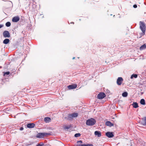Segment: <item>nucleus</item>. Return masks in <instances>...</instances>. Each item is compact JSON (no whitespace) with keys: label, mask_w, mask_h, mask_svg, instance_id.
Instances as JSON below:
<instances>
[{"label":"nucleus","mask_w":146,"mask_h":146,"mask_svg":"<svg viewBox=\"0 0 146 146\" xmlns=\"http://www.w3.org/2000/svg\"><path fill=\"white\" fill-rule=\"evenodd\" d=\"M106 136L109 138H111L113 137L114 135L112 132H108L106 133Z\"/></svg>","instance_id":"nucleus-9"},{"label":"nucleus","mask_w":146,"mask_h":146,"mask_svg":"<svg viewBox=\"0 0 146 146\" xmlns=\"http://www.w3.org/2000/svg\"><path fill=\"white\" fill-rule=\"evenodd\" d=\"M11 25V23L9 22H8L6 23V26L7 27H9Z\"/></svg>","instance_id":"nucleus-22"},{"label":"nucleus","mask_w":146,"mask_h":146,"mask_svg":"<svg viewBox=\"0 0 146 146\" xmlns=\"http://www.w3.org/2000/svg\"><path fill=\"white\" fill-rule=\"evenodd\" d=\"M137 75L136 74H132L131 77V78H132L133 77L135 78H137Z\"/></svg>","instance_id":"nucleus-21"},{"label":"nucleus","mask_w":146,"mask_h":146,"mask_svg":"<svg viewBox=\"0 0 146 146\" xmlns=\"http://www.w3.org/2000/svg\"><path fill=\"white\" fill-rule=\"evenodd\" d=\"M24 129V128L23 127H21L20 129V130L21 131H22V130H23Z\"/></svg>","instance_id":"nucleus-30"},{"label":"nucleus","mask_w":146,"mask_h":146,"mask_svg":"<svg viewBox=\"0 0 146 146\" xmlns=\"http://www.w3.org/2000/svg\"><path fill=\"white\" fill-rule=\"evenodd\" d=\"M139 25L140 28L142 32V35H144L145 34L146 28L145 24L143 22L140 21L139 22Z\"/></svg>","instance_id":"nucleus-1"},{"label":"nucleus","mask_w":146,"mask_h":146,"mask_svg":"<svg viewBox=\"0 0 146 146\" xmlns=\"http://www.w3.org/2000/svg\"><path fill=\"white\" fill-rule=\"evenodd\" d=\"M3 36L4 37L9 38L10 37V34L8 31H5L3 33Z\"/></svg>","instance_id":"nucleus-5"},{"label":"nucleus","mask_w":146,"mask_h":146,"mask_svg":"<svg viewBox=\"0 0 146 146\" xmlns=\"http://www.w3.org/2000/svg\"><path fill=\"white\" fill-rule=\"evenodd\" d=\"M73 23V24H74V22H72V23Z\"/></svg>","instance_id":"nucleus-35"},{"label":"nucleus","mask_w":146,"mask_h":146,"mask_svg":"<svg viewBox=\"0 0 146 146\" xmlns=\"http://www.w3.org/2000/svg\"><path fill=\"white\" fill-rule=\"evenodd\" d=\"M49 134H50L48 133H39L37 134L36 137L38 138H42L44 136Z\"/></svg>","instance_id":"nucleus-4"},{"label":"nucleus","mask_w":146,"mask_h":146,"mask_svg":"<svg viewBox=\"0 0 146 146\" xmlns=\"http://www.w3.org/2000/svg\"><path fill=\"white\" fill-rule=\"evenodd\" d=\"M64 119H68V118L66 117H63Z\"/></svg>","instance_id":"nucleus-31"},{"label":"nucleus","mask_w":146,"mask_h":146,"mask_svg":"<svg viewBox=\"0 0 146 146\" xmlns=\"http://www.w3.org/2000/svg\"><path fill=\"white\" fill-rule=\"evenodd\" d=\"M81 135V134L80 133H76L74 135V136L76 137H80Z\"/></svg>","instance_id":"nucleus-23"},{"label":"nucleus","mask_w":146,"mask_h":146,"mask_svg":"<svg viewBox=\"0 0 146 146\" xmlns=\"http://www.w3.org/2000/svg\"><path fill=\"white\" fill-rule=\"evenodd\" d=\"M105 124L107 126H109L110 127H111L113 125V124L110 121H107L106 122Z\"/></svg>","instance_id":"nucleus-14"},{"label":"nucleus","mask_w":146,"mask_h":146,"mask_svg":"<svg viewBox=\"0 0 146 146\" xmlns=\"http://www.w3.org/2000/svg\"><path fill=\"white\" fill-rule=\"evenodd\" d=\"M8 1L10 2L12 4V2H11V1Z\"/></svg>","instance_id":"nucleus-33"},{"label":"nucleus","mask_w":146,"mask_h":146,"mask_svg":"<svg viewBox=\"0 0 146 146\" xmlns=\"http://www.w3.org/2000/svg\"><path fill=\"white\" fill-rule=\"evenodd\" d=\"M50 120V118L49 117H46L44 118V121L46 123L49 122Z\"/></svg>","instance_id":"nucleus-15"},{"label":"nucleus","mask_w":146,"mask_h":146,"mask_svg":"<svg viewBox=\"0 0 146 146\" xmlns=\"http://www.w3.org/2000/svg\"><path fill=\"white\" fill-rule=\"evenodd\" d=\"M123 80L122 78L121 77H118L117 80V84L120 85L121 84Z\"/></svg>","instance_id":"nucleus-8"},{"label":"nucleus","mask_w":146,"mask_h":146,"mask_svg":"<svg viewBox=\"0 0 146 146\" xmlns=\"http://www.w3.org/2000/svg\"><path fill=\"white\" fill-rule=\"evenodd\" d=\"M35 124L33 123H29L27 125V127L29 128H32L34 127Z\"/></svg>","instance_id":"nucleus-13"},{"label":"nucleus","mask_w":146,"mask_h":146,"mask_svg":"<svg viewBox=\"0 0 146 146\" xmlns=\"http://www.w3.org/2000/svg\"><path fill=\"white\" fill-rule=\"evenodd\" d=\"M133 107L135 108H137L138 107V104L136 102H134L132 104Z\"/></svg>","instance_id":"nucleus-16"},{"label":"nucleus","mask_w":146,"mask_h":146,"mask_svg":"<svg viewBox=\"0 0 146 146\" xmlns=\"http://www.w3.org/2000/svg\"><path fill=\"white\" fill-rule=\"evenodd\" d=\"M3 27V25H0V29L1 28Z\"/></svg>","instance_id":"nucleus-32"},{"label":"nucleus","mask_w":146,"mask_h":146,"mask_svg":"<svg viewBox=\"0 0 146 146\" xmlns=\"http://www.w3.org/2000/svg\"><path fill=\"white\" fill-rule=\"evenodd\" d=\"M96 122V120L94 119L91 118L86 121V124L88 125L92 126L95 124Z\"/></svg>","instance_id":"nucleus-2"},{"label":"nucleus","mask_w":146,"mask_h":146,"mask_svg":"<svg viewBox=\"0 0 146 146\" xmlns=\"http://www.w3.org/2000/svg\"><path fill=\"white\" fill-rule=\"evenodd\" d=\"M20 18L19 16H15L13 18L12 21L13 22H17L20 20Z\"/></svg>","instance_id":"nucleus-7"},{"label":"nucleus","mask_w":146,"mask_h":146,"mask_svg":"<svg viewBox=\"0 0 146 146\" xmlns=\"http://www.w3.org/2000/svg\"><path fill=\"white\" fill-rule=\"evenodd\" d=\"M70 126H65L64 127V128L65 129H68L70 128Z\"/></svg>","instance_id":"nucleus-24"},{"label":"nucleus","mask_w":146,"mask_h":146,"mask_svg":"<svg viewBox=\"0 0 146 146\" xmlns=\"http://www.w3.org/2000/svg\"><path fill=\"white\" fill-rule=\"evenodd\" d=\"M106 96L105 94L103 92L100 93L98 95L97 97L99 99H102Z\"/></svg>","instance_id":"nucleus-6"},{"label":"nucleus","mask_w":146,"mask_h":146,"mask_svg":"<svg viewBox=\"0 0 146 146\" xmlns=\"http://www.w3.org/2000/svg\"><path fill=\"white\" fill-rule=\"evenodd\" d=\"M79 143H82V141L81 140H80V141H78L77 142V144H79Z\"/></svg>","instance_id":"nucleus-27"},{"label":"nucleus","mask_w":146,"mask_h":146,"mask_svg":"<svg viewBox=\"0 0 146 146\" xmlns=\"http://www.w3.org/2000/svg\"><path fill=\"white\" fill-rule=\"evenodd\" d=\"M9 39H5L3 41V43L5 44H7L9 42Z\"/></svg>","instance_id":"nucleus-18"},{"label":"nucleus","mask_w":146,"mask_h":146,"mask_svg":"<svg viewBox=\"0 0 146 146\" xmlns=\"http://www.w3.org/2000/svg\"><path fill=\"white\" fill-rule=\"evenodd\" d=\"M128 95V93L127 92H124L122 94V96L123 97H126Z\"/></svg>","instance_id":"nucleus-20"},{"label":"nucleus","mask_w":146,"mask_h":146,"mask_svg":"<svg viewBox=\"0 0 146 146\" xmlns=\"http://www.w3.org/2000/svg\"><path fill=\"white\" fill-rule=\"evenodd\" d=\"M9 73L10 72L9 71L5 72L4 73V76H5L6 75H8L9 74Z\"/></svg>","instance_id":"nucleus-25"},{"label":"nucleus","mask_w":146,"mask_h":146,"mask_svg":"<svg viewBox=\"0 0 146 146\" xmlns=\"http://www.w3.org/2000/svg\"><path fill=\"white\" fill-rule=\"evenodd\" d=\"M78 115V113H74L68 115V119L69 120H72L73 118L77 117Z\"/></svg>","instance_id":"nucleus-3"},{"label":"nucleus","mask_w":146,"mask_h":146,"mask_svg":"<svg viewBox=\"0 0 146 146\" xmlns=\"http://www.w3.org/2000/svg\"><path fill=\"white\" fill-rule=\"evenodd\" d=\"M133 7L134 8H136L137 7V6L135 4L133 5Z\"/></svg>","instance_id":"nucleus-29"},{"label":"nucleus","mask_w":146,"mask_h":146,"mask_svg":"<svg viewBox=\"0 0 146 146\" xmlns=\"http://www.w3.org/2000/svg\"><path fill=\"white\" fill-rule=\"evenodd\" d=\"M143 121L144 122L145 125H146V117L144 118Z\"/></svg>","instance_id":"nucleus-26"},{"label":"nucleus","mask_w":146,"mask_h":146,"mask_svg":"<svg viewBox=\"0 0 146 146\" xmlns=\"http://www.w3.org/2000/svg\"><path fill=\"white\" fill-rule=\"evenodd\" d=\"M43 145V144H38L36 146H42Z\"/></svg>","instance_id":"nucleus-28"},{"label":"nucleus","mask_w":146,"mask_h":146,"mask_svg":"<svg viewBox=\"0 0 146 146\" xmlns=\"http://www.w3.org/2000/svg\"><path fill=\"white\" fill-rule=\"evenodd\" d=\"M77 87L76 85H70L68 86V88L69 89H75Z\"/></svg>","instance_id":"nucleus-11"},{"label":"nucleus","mask_w":146,"mask_h":146,"mask_svg":"<svg viewBox=\"0 0 146 146\" xmlns=\"http://www.w3.org/2000/svg\"><path fill=\"white\" fill-rule=\"evenodd\" d=\"M94 134L96 135L98 137H100L101 136V133L100 131H96L94 132Z\"/></svg>","instance_id":"nucleus-10"},{"label":"nucleus","mask_w":146,"mask_h":146,"mask_svg":"<svg viewBox=\"0 0 146 146\" xmlns=\"http://www.w3.org/2000/svg\"><path fill=\"white\" fill-rule=\"evenodd\" d=\"M75 146H93L92 144H77Z\"/></svg>","instance_id":"nucleus-12"},{"label":"nucleus","mask_w":146,"mask_h":146,"mask_svg":"<svg viewBox=\"0 0 146 146\" xmlns=\"http://www.w3.org/2000/svg\"><path fill=\"white\" fill-rule=\"evenodd\" d=\"M75 57H73V58H72V59H75Z\"/></svg>","instance_id":"nucleus-34"},{"label":"nucleus","mask_w":146,"mask_h":146,"mask_svg":"<svg viewBox=\"0 0 146 146\" xmlns=\"http://www.w3.org/2000/svg\"><path fill=\"white\" fill-rule=\"evenodd\" d=\"M146 48V45L144 44L141 46L140 47V50H143Z\"/></svg>","instance_id":"nucleus-17"},{"label":"nucleus","mask_w":146,"mask_h":146,"mask_svg":"<svg viewBox=\"0 0 146 146\" xmlns=\"http://www.w3.org/2000/svg\"><path fill=\"white\" fill-rule=\"evenodd\" d=\"M140 103L142 105H145V100L143 99H141L140 100Z\"/></svg>","instance_id":"nucleus-19"}]
</instances>
